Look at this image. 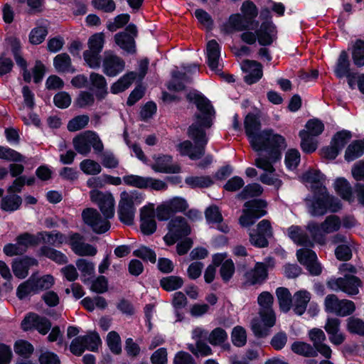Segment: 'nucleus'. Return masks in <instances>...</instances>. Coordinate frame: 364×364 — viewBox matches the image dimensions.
<instances>
[{
  "label": "nucleus",
  "instance_id": "f257e3e1",
  "mask_svg": "<svg viewBox=\"0 0 364 364\" xmlns=\"http://www.w3.org/2000/svg\"><path fill=\"white\" fill-rule=\"evenodd\" d=\"M301 180L309 186L314 192V199L309 205V211L313 215H322L328 210L336 212L341 208L340 201L328 196L323 185L324 176L318 171H309L304 173Z\"/></svg>",
  "mask_w": 364,
  "mask_h": 364
},
{
  "label": "nucleus",
  "instance_id": "f03ea898",
  "mask_svg": "<svg viewBox=\"0 0 364 364\" xmlns=\"http://www.w3.org/2000/svg\"><path fill=\"white\" fill-rule=\"evenodd\" d=\"M245 130L250 139V143L252 149L258 151L262 149H267V144L277 147L284 146V138L277 134H274L272 129H265L259 132L261 129V122L258 117L255 114L249 113L244 122Z\"/></svg>",
  "mask_w": 364,
  "mask_h": 364
},
{
  "label": "nucleus",
  "instance_id": "7ed1b4c3",
  "mask_svg": "<svg viewBox=\"0 0 364 364\" xmlns=\"http://www.w3.org/2000/svg\"><path fill=\"white\" fill-rule=\"evenodd\" d=\"M341 226V222L336 215L328 216L320 225L316 223H309L307 233L297 232V245L311 247L313 242L323 245L326 242V234L338 231Z\"/></svg>",
  "mask_w": 364,
  "mask_h": 364
},
{
  "label": "nucleus",
  "instance_id": "20e7f679",
  "mask_svg": "<svg viewBox=\"0 0 364 364\" xmlns=\"http://www.w3.org/2000/svg\"><path fill=\"white\" fill-rule=\"evenodd\" d=\"M188 136L194 141L195 146L191 141L186 140L178 144V149L182 155H188L191 159H200L205 154V147L208 142V137L205 130L192 124L188 129Z\"/></svg>",
  "mask_w": 364,
  "mask_h": 364
},
{
  "label": "nucleus",
  "instance_id": "39448f33",
  "mask_svg": "<svg viewBox=\"0 0 364 364\" xmlns=\"http://www.w3.org/2000/svg\"><path fill=\"white\" fill-rule=\"evenodd\" d=\"M245 209L239 218V223L242 227L247 228L252 225L255 221L265 215L267 203L262 199H253L245 203Z\"/></svg>",
  "mask_w": 364,
  "mask_h": 364
},
{
  "label": "nucleus",
  "instance_id": "423d86ee",
  "mask_svg": "<svg viewBox=\"0 0 364 364\" xmlns=\"http://www.w3.org/2000/svg\"><path fill=\"white\" fill-rule=\"evenodd\" d=\"M75 149L80 154L87 155L90 152L91 146L97 153H101L104 146L99 136L92 131H85L73 139Z\"/></svg>",
  "mask_w": 364,
  "mask_h": 364
},
{
  "label": "nucleus",
  "instance_id": "0eeeda50",
  "mask_svg": "<svg viewBox=\"0 0 364 364\" xmlns=\"http://www.w3.org/2000/svg\"><path fill=\"white\" fill-rule=\"evenodd\" d=\"M105 34L97 33L91 36L88 40L89 49L83 53L85 61L92 68H97L100 66V53L105 43Z\"/></svg>",
  "mask_w": 364,
  "mask_h": 364
},
{
  "label": "nucleus",
  "instance_id": "6e6552de",
  "mask_svg": "<svg viewBox=\"0 0 364 364\" xmlns=\"http://www.w3.org/2000/svg\"><path fill=\"white\" fill-rule=\"evenodd\" d=\"M168 232L164 237L167 245L175 244L179 239L191 233V229L185 218L176 216L171 219L167 225Z\"/></svg>",
  "mask_w": 364,
  "mask_h": 364
},
{
  "label": "nucleus",
  "instance_id": "1a4fd4ad",
  "mask_svg": "<svg viewBox=\"0 0 364 364\" xmlns=\"http://www.w3.org/2000/svg\"><path fill=\"white\" fill-rule=\"evenodd\" d=\"M196 107L198 112L195 114L196 122L193 124H196L197 127L203 130L210 128L215 116V110L210 102L205 97H198Z\"/></svg>",
  "mask_w": 364,
  "mask_h": 364
},
{
  "label": "nucleus",
  "instance_id": "9d476101",
  "mask_svg": "<svg viewBox=\"0 0 364 364\" xmlns=\"http://www.w3.org/2000/svg\"><path fill=\"white\" fill-rule=\"evenodd\" d=\"M82 219L85 224L90 227L97 234L105 233L110 228L108 219L103 218L97 210L92 208H87L82 210Z\"/></svg>",
  "mask_w": 364,
  "mask_h": 364
},
{
  "label": "nucleus",
  "instance_id": "9b49d317",
  "mask_svg": "<svg viewBox=\"0 0 364 364\" xmlns=\"http://www.w3.org/2000/svg\"><path fill=\"white\" fill-rule=\"evenodd\" d=\"M327 284L333 291H341L352 296L358 294L362 282L355 276L345 275L343 277L330 279Z\"/></svg>",
  "mask_w": 364,
  "mask_h": 364
},
{
  "label": "nucleus",
  "instance_id": "f8f14e48",
  "mask_svg": "<svg viewBox=\"0 0 364 364\" xmlns=\"http://www.w3.org/2000/svg\"><path fill=\"white\" fill-rule=\"evenodd\" d=\"M287 143L284 140V147H277L274 144L273 146L270 144H267V149H262L259 151H265L267 154V156L265 157L259 156L257 158L255 161V166L261 168L266 172L274 173L275 171V168H274L272 164L276 162L281 158L282 151L287 148Z\"/></svg>",
  "mask_w": 364,
  "mask_h": 364
},
{
  "label": "nucleus",
  "instance_id": "ddd939ff",
  "mask_svg": "<svg viewBox=\"0 0 364 364\" xmlns=\"http://www.w3.org/2000/svg\"><path fill=\"white\" fill-rule=\"evenodd\" d=\"M21 326L25 331L36 330L41 335H46L51 329L52 323L45 316L30 313L21 321Z\"/></svg>",
  "mask_w": 364,
  "mask_h": 364
},
{
  "label": "nucleus",
  "instance_id": "4468645a",
  "mask_svg": "<svg viewBox=\"0 0 364 364\" xmlns=\"http://www.w3.org/2000/svg\"><path fill=\"white\" fill-rule=\"evenodd\" d=\"M90 199L97 204L103 216L112 218L114 214V199L109 193H103L98 190H92L90 193Z\"/></svg>",
  "mask_w": 364,
  "mask_h": 364
},
{
  "label": "nucleus",
  "instance_id": "2eb2a0df",
  "mask_svg": "<svg viewBox=\"0 0 364 364\" xmlns=\"http://www.w3.org/2000/svg\"><path fill=\"white\" fill-rule=\"evenodd\" d=\"M136 198L133 193L125 191L121 193L119 203V215L120 220L126 225L133 224L134 218V203Z\"/></svg>",
  "mask_w": 364,
  "mask_h": 364
},
{
  "label": "nucleus",
  "instance_id": "dca6fc26",
  "mask_svg": "<svg viewBox=\"0 0 364 364\" xmlns=\"http://www.w3.org/2000/svg\"><path fill=\"white\" fill-rule=\"evenodd\" d=\"M274 262L269 258L264 262H257L252 269L245 274L246 282L251 285L261 284L268 277V269L273 268Z\"/></svg>",
  "mask_w": 364,
  "mask_h": 364
},
{
  "label": "nucleus",
  "instance_id": "f3484780",
  "mask_svg": "<svg viewBox=\"0 0 364 364\" xmlns=\"http://www.w3.org/2000/svg\"><path fill=\"white\" fill-rule=\"evenodd\" d=\"M137 28L135 25L129 24L122 32L114 36V41L117 46L127 52L135 51L134 38L137 36Z\"/></svg>",
  "mask_w": 364,
  "mask_h": 364
},
{
  "label": "nucleus",
  "instance_id": "a211bd4d",
  "mask_svg": "<svg viewBox=\"0 0 364 364\" xmlns=\"http://www.w3.org/2000/svg\"><path fill=\"white\" fill-rule=\"evenodd\" d=\"M155 210L153 204H149L141 209L140 229L146 235H152L156 230Z\"/></svg>",
  "mask_w": 364,
  "mask_h": 364
},
{
  "label": "nucleus",
  "instance_id": "6ab92c4d",
  "mask_svg": "<svg viewBox=\"0 0 364 364\" xmlns=\"http://www.w3.org/2000/svg\"><path fill=\"white\" fill-rule=\"evenodd\" d=\"M297 259L306 267L311 274L318 275L321 272V267L317 262L316 255L312 250L307 248L299 250Z\"/></svg>",
  "mask_w": 364,
  "mask_h": 364
},
{
  "label": "nucleus",
  "instance_id": "aec40b11",
  "mask_svg": "<svg viewBox=\"0 0 364 364\" xmlns=\"http://www.w3.org/2000/svg\"><path fill=\"white\" fill-rule=\"evenodd\" d=\"M69 244L72 250L79 256H94L97 250L92 245L85 243L84 237L80 233L75 232L70 235Z\"/></svg>",
  "mask_w": 364,
  "mask_h": 364
},
{
  "label": "nucleus",
  "instance_id": "412c9836",
  "mask_svg": "<svg viewBox=\"0 0 364 364\" xmlns=\"http://www.w3.org/2000/svg\"><path fill=\"white\" fill-rule=\"evenodd\" d=\"M125 67V62L120 57L106 53L103 61V72L109 77H114L122 72Z\"/></svg>",
  "mask_w": 364,
  "mask_h": 364
},
{
  "label": "nucleus",
  "instance_id": "4be33fe9",
  "mask_svg": "<svg viewBox=\"0 0 364 364\" xmlns=\"http://www.w3.org/2000/svg\"><path fill=\"white\" fill-rule=\"evenodd\" d=\"M324 329L328 335L331 343L336 346L342 344L346 340V336L341 330V320L337 318H328Z\"/></svg>",
  "mask_w": 364,
  "mask_h": 364
},
{
  "label": "nucleus",
  "instance_id": "5701e85b",
  "mask_svg": "<svg viewBox=\"0 0 364 364\" xmlns=\"http://www.w3.org/2000/svg\"><path fill=\"white\" fill-rule=\"evenodd\" d=\"M242 68L244 71L249 73L245 77V81L249 85L256 82L262 77V66L257 61L245 60L242 62Z\"/></svg>",
  "mask_w": 364,
  "mask_h": 364
},
{
  "label": "nucleus",
  "instance_id": "b1692460",
  "mask_svg": "<svg viewBox=\"0 0 364 364\" xmlns=\"http://www.w3.org/2000/svg\"><path fill=\"white\" fill-rule=\"evenodd\" d=\"M90 82L92 86L91 90L95 92V95L98 100L104 99L108 94L107 80L102 75L91 73Z\"/></svg>",
  "mask_w": 364,
  "mask_h": 364
},
{
  "label": "nucleus",
  "instance_id": "393cba45",
  "mask_svg": "<svg viewBox=\"0 0 364 364\" xmlns=\"http://www.w3.org/2000/svg\"><path fill=\"white\" fill-rule=\"evenodd\" d=\"M276 33V27L272 22H264L256 31L258 42L262 46H269L272 43Z\"/></svg>",
  "mask_w": 364,
  "mask_h": 364
},
{
  "label": "nucleus",
  "instance_id": "a878e982",
  "mask_svg": "<svg viewBox=\"0 0 364 364\" xmlns=\"http://www.w3.org/2000/svg\"><path fill=\"white\" fill-rule=\"evenodd\" d=\"M37 264V260L30 257L16 259L12 264L13 272L16 277L23 279L27 277L29 268Z\"/></svg>",
  "mask_w": 364,
  "mask_h": 364
},
{
  "label": "nucleus",
  "instance_id": "bb28decb",
  "mask_svg": "<svg viewBox=\"0 0 364 364\" xmlns=\"http://www.w3.org/2000/svg\"><path fill=\"white\" fill-rule=\"evenodd\" d=\"M172 157L163 156L159 157L156 162L151 166L152 169L161 173H179L181 167L177 164H171Z\"/></svg>",
  "mask_w": 364,
  "mask_h": 364
},
{
  "label": "nucleus",
  "instance_id": "cd10ccee",
  "mask_svg": "<svg viewBox=\"0 0 364 364\" xmlns=\"http://www.w3.org/2000/svg\"><path fill=\"white\" fill-rule=\"evenodd\" d=\"M205 215L208 223H217L218 229L223 232H228L229 228L224 223L223 215L217 205H210L205 211Z\"/></svg>",
  "mask_w": 364,
  "mask_h": 364
},
{
  "label": "nucleus",
  "instance_id": "c85d7f7f",
  "mask_svg": "<svg viewBox=\"0 0 364 364\" xmlns=\"http://www.w3.org/2000/svg\"><path fill=\"white\" fill-rule=\"evenodd\" d=\"M39 255L59 264H67L68 262V257L64 253L47 245L40 248Z\"/></svg>",
  "mask_w": 364,
  "mask_h": 364
},
{
  "label": "nucleus",
  "instance_id": "c756f323",
  "mask_svg": "<svg viewBox=\"0 0 364 364\" xmlns=\"http://www.w3.org/2000/svg\"><path fill=\"white\" fill-rule=\"evenodd\" d=\"M53 65L58 73H73L75 68L72 65V60L66 53L57 55L53 60Z\"/></svg>",
  "mask_w": 364,
  "mask_h": 364
},
{
  "label": "nucleus",
  "instance_id": "7c9ffc66",
  "mask_svg": "<svg viewBox=\"0 0 364 364\" xmlns=\"http://www.w3.org/2000/svg\"><path fill=\"white\" fill-rule=\"evenodd\" d=\"M250 28H253V27L247 21H245L240 14H234L230 17L225 29L227 33H232Z\"/></svg>",
  "mask_w": 364,
  "mask_h": 364
},
{
  "label": "nucleus",
  "instance_id": "2f4dec72",
  "mask_svg": "<svg viewBox=\"0 0 364 364\" xmlns=\"http://www.w3.org/2000/svg\"><path fill=\"white\" fill-rule=\"evenodd\" d=\"M136 77V73L129 72L111 86V92L113 94H117L124 92L128 89Z\"/></svg>",
  "mask_w": 364,
  "mask_h": 364
},
{
  "label": "nucleus",
  "instance_id": "473e14b6",
  "mask_svg": "<svg viewBox=\"0 0 364 364\" xmlns=\"http://www.w3.org/2000/svg\"><path fill=\"white\" fill-rule=\"evenodd\" d=\"M334 188L336 193L344 200L351 202L354 197L350 183L344 178H338L335 181Z\"/></svg>",
  "mask_w": 364,
  "mask_h": 364
},
{
  "label": "nucleus",
  "instance_id": "72a5a7b5",
  "mask_svg": "<svg viewBox=\"0 0 364 364\" xmlns=\"http://www.w3.org/2000/svg\"><path fill=\"white\" fill-rule=\"evenodd\" d=\"M208 64L212 70H215L218 66L220 58V47L215 40H211L207 43Z\"/></svg>",
  "mask_w": 364,
  "mask_h": 364
},
{
  "label": "nucleus",
  "instance_id": "f704fd0d",
  "mask_svg": "<svg viewBox=\"0 0 364 364\" xmlns=\"http://www.w3.org/2000/svg\"><path fill=\"white\" fill-rule=\"evenodd\" d=\"M364 154V139L356 140L348 145L345 152V159L352 161Z\"/></svg>",
  "mask_w": 364,
  "mask_h": 364
},
{
  "label": "nucleus",
  "instance_id": "c9c22d12",
  "mask_svg": "<svg viewBox=\"0 0 364 364\" xmlns=\"http://www.w3.org/2000/svg\"><path fill=\"white\" fill-rule=\"evenodd\" d=\"M276 295L279 307L284 312L289 311L292 306V296L287 288L279 287L276 290Z\"/></svg>",
  "mask_w": 364,
  "mask_h": 364
},
{
  "label": "nucleus",
  "instance_id": "e433bc0d",
  "mask_svg": "<svg viewBox=\"0 0 364 364\" xmlns=\"http://www.w3.org/2000/svg\"><path fill=\"white\" fill-rule=\"evenodd\" d=\"M40 243L43 242L52 246L60 247L65 241V235L60 232H41Z\"/></svg>",
  "mask_w": 364,
  "mask_h": 364
},
{
  "label": "nucleus",
  "instance_id": "4c0bfd02",
  "mask_svg": "<svg viewBox=\"0 0 364 364\" xmlns=\"http://www.w3.org/2000/svg\"><path fill=\"white\" fill-rule=\"evenodd\" d=\"M22 198L15 193H8L1 201V208L5 211H14L19 208Z\"/></svg>",
  "mask_w": 364,
  "mask_h": 364
},
{
  "label": "nucleus",
  "instance_id": "58836bf2",
  "mask_svg": "<svg viewBox=\"0 0 364 364\" xmlns=\"http://www.w3.org/2000/svg\"><path fill=\"white\" fill-rule=\"evenodd\" d=\"M350 71V63L348 53L343 50L338 57L334 72L337 77L348 76Z\"/></svg>",
  "mask_w": 364,
  "mask_h": 364
},
{
  "label": "nucleus",
  "instance_id": "ea45409f",
  "mask_svg": "<svg viewBox=\"0 0 364 364\" xmlns=\"http://www.w3.org/2000/svg\"><path fill=\"white\" fill-rule=\"evenodd\" d=\"M241 11V16L245 18V21H247L253 27L255 19L258 14L256 5L251 1H245L242 5Z\"/></svg>",
  "mask_w": 364,
  "mask_h": 364
},
{
  "label": "nucleus",
  "instance_id": "a19ab883",
  "mask_svg": "<svg viewBox=\"0 0 364 364\" xmlns=\"http://www.w3.org/2000/svg\"><path fill=\"white\" fill-rule=\"evenodd\" d=\"M183 279L178 276H168L160 279L161 287L166 291L177 290L183 285Z\"/></svg>",
  "mask_w": 364,
  "mask_h": 364
},
{
  "label": "nucleus",
  "instance_id": "79ce46f5",
  "mask_svg": "<svg viewBox=\"0 0 364 364\" xmlns=\"http://www.w3.org/2000/svg\"><path fill=\"white\" fill-rule=\"evenodd\" d=\"M263 193V188L258 183H252L246 186L237 195L240 200H246L250 198L257 197Z\"/></svg>",
  "mask_w": 364,
  "mask_h": 364
},
{
  "label": "nucleus",
  "instance_id": "37998d69",
  "mask_svg": "<svg viewBox=\"0 0 364 364\" xmlns=\"http://www.w3.org/2000/svg\"><path fill=\"white\" fill-rule=\"evenodd\" d=\"M36 292L50 289L54 284V278L51 275L38 277L35 274L31 277Z\"/></svg>",
  "mask_w": 364,
  "mask_h": 364
},
{
  "label": "nucleus",
  "instance_id": "c03bdc74",
  "mask_svg": "<svg viewBox=\"0 0 364 364\" xmlns=\"http://www.w3.org/2000/svg\"><path fill=\"white\" fill-rule=\"evenodd\" d=\"M81 337L85 350L87 349L93 352L98 350L99 346L101 345L102 342L97 333H90Z\"/></svg>",
  "mask_w": 364,
  "mask_h": 364
},
{
  "label": "nucleus",
  "instance_id": "a18cd8bd",
  "mask_svg": "<svg viewBox=\"0 0 364 364\" xmlns=\"http://www.w3.org/2000/svg\"><path fill=\"white\" fill-rule=\"evenodd\" d=\"M352 58L355 65L362 67L364 65V41L357 40L352 50Z\"/></svg>",
  "mask_w": 364,
  "mask_h": 364
},
{
  "label": "nucleus",
  "instance_id": "49530a36",
  "mask_svg": "<svg viewBox=\"0 0 364 364\" xmlns=\"http://www.w3.org/2000/svg\"><path fill=\"white\" fill-rule=\"evenodd\" d=\"M186 183L192 188H207L210 186L213 181L210 176H190L186 178Z\"/></svg>",
  "mask_w": 364,
  "mask_h": 364
},
{
  "label": "nucleus",
  "instance_id": "de8ad7c7",
  "mask_svg": "<svg viewBox=\"0 0 364 364\" xmlns=\"http://www.w3.org/2000/svg\"><path fill=\"white\" fill-rule=\"evenodd\" d=\"M346 328L350 333L364 336V321L360 318L353 316L348 318Z\"/></svg>",
  "mask_w": 364,
  "mask_h": 364
},
{
  "label": "nucleus",
  "instance_id": "09e8293b",
  "mask_svg": "<svg viewBox=\"0 0 364 364\" xmlns=\"http://www.w3.org/2000/svg\"><path fill=\"white\" fill-rule=\"evenodd\" d=\"M227 338L226 331L223 328L218 327L209 333L208 341L213 346H219L223 343Z\"/></svg>",
  "mask_w": 364,
  "mask_h": 364
},
{
  "label": "nucleus",
  "instance_id": "8fccbe9b",
  "mask_svg": "<svg viewBox=\"0 0 364 364\" xmlns=\"http://www.w3.org/2000/svg\"><path fill=\"white\" fill-rule=\"evenodd\" d=\"M324 129L323 122L317 119H314L308 121L306 124V130L301 132L306 133L311 136H317L321 134Z\"/></svg>",
  "mask_w": 364,
  "mask_h": 364
},
{
  "label": "nucleus",
  "instance_id": "3c124183",
  "mask_svg": "<svg viewBox=\"0 0 364 364\" xmlns=\"http://www.w3.org/2000/svg\"><path fill=\"white\" fill-rule=\"evenodd\" d=\"M90 121L88 115L82 114L78 115L71 120L68 124V129L70 132H76L85 128Z\"/></svg>",
  "mask_w": 364,
  "mask_h": 364
},
{
  "label": "nucleus",
  "instance_id": "603ef678",
  "mask_svg": "<svg viewBox=\"0 0 364 364\" xmlns=\"http://www.w3.org/2000/svg\"><path fill=\"white\" fill-rule=\"evenodd\" d=\"M33 346L28 341L24 340H19L15 343L14 351L18 355L23 356L25 358H29L33 353Z\"/></svg>",
  "mask_w": 364,
  "mask_h": 364
},
{
  "label": "nucleus",
  "instance_id": "864d4df0",
  "mask_svg": "<svg viewBox=\"0 0 364 364\" xmlns=\"http://www.w3.org/2000/svg\"><path fill=\"white\" fill-rule=\"evenodd\" d=\"M232 343L237 347H242L247 343V333L245 329L237 326L232 329Z\"/></svg>",
  "mask_w": 364,
  "mask_h": 364
},
{
  "label": "nucleus",
  "instance_id": "5fc2aeb1",
  "mask_svg": "<svg viewBox=\"0 0 364 364\" xmlns=\"http://www.w3.org/2000/svg\"><path fill=\"white\" fill-rule=\"evenodd\" d=\"M299 135L301 138V147L302 150L306 153L314 152L317 148L316 139L304 132H300Z\"/></svg>",
  "mask_w": 364,
  "mask_h": 364
},
{
  "label": "nucleus",
  "instance_id": "6e6d98bb",
  "mask_svg": "<svg viewBox=\"0 0 364 364\" xmlns=\"http://www.w3.org/2000/svg\"><path fill=\"white\" fill-rule=\"evenodd\" d=\"M0 159L14 162H22L25 157L14 149L0 146Z\"/></svg>",
  "mask_w": 364,
  "mask_h": 364
},
{
  "label": "nucleus",
  "instance_id": "4d7b16f0",
  "mask_svg": "<svg viewBox=\"0 0 364 364\" xmlns=\"http://www.w3.org/2000/svg\"><path fill=\"white\" fill-rule=\"evenodd\" d=\"M39 233L37 235H31L28 232H25L18 235L16 238V241L19 242L20 244L25 247L26 251L29 246H37L40 244Z\"/></svg>",
  "mask_w": 364,
  "mask_h": 364
},
{
  "label": "nucleus",
  "instance_id": "13d9d810",
  "mask_svg": "<svg viewBox=\"0 0 364 364\" xmlns=\"http://www.w3.org/2000/svg\"><path fill=\"white\" fill-rule=\"evenodd\" d=\"M81 170L86 174L97 175L102 171L100 165L94 160L85 159L80 164Z\"/></svg>",
  "mask_w": 364,
  "mask_h": 364
},
{
  "label": "nucleus",
  "instance_id": "bf43d9fd",
  "mask_svg": "<svg viewBox=\"0 0 364 364\" xmlns=\"http://www.w3.org/2000/svg\"><path fill=\"white\" fill-rule=\"evenodd\" d=\"M350 132L342 130L337 132L333 137L331 143L340 151L344 147L347 142L351 139Z\"/></svg>",
  "mask_w": 364,
  "mask_h": 364
},
{
  "label": "nucleus",
  "instance_id": "052dcab7",
  "mask_svg": "<svg viewBox=\"0 0 364 364\" xmlns=\"http://www.w3.org/2000/svg\"><path fill=\"white\" fill-rule=\"evenodd\" d=\"M355 310L353 301L347 299L341 300L338 304L336 314L340 316H346L353 314Z\"/></svg>",
  "mask_w": 364,
  "mask_h": 364
},
{
  "label": "nucleus",
  "instance_id": "680f3d73",
  "mask_svg": "<svg viewBox=\"0 0 364 364\" xmlns=\"http://www.w3.org/2000/svg\"><path fill=\"white\" fill-rule=\"evenodd\" d=\"M250 243L257 247H266L268 246V237L262 233L256 231L255 229L252 230L250 232Z\"/></svg>",
  "mask_w": 364,
  "mask_h": 364
},
{
  "label": "nucleus",
  "instance_id": "e2e57ef3",
  "mask_svg": "<svg viewBox=\"0 0 364 364\" xmlns=\"http://www.w3.org/2000/svg\"><path fill=\"white\" fill-rule=\"evenodd\" d=\"M107 345L110 350L115 353L119 354L122 352L121 339L119 334L116 331H111L108 333L107 338Z\"/></svg>",
  "mask_w": 364,
  "mask_h": 364
},
{
  "label": "nucleus",
  "instance_id": "0e129e2a",
  "mask_svg": "<svg viewBox=\"0 0 364 364\" xmlns=\"http://www.w3.org/2000/svg\"><path fill=\"white\" fill-rule=\"evenodd\" d=\"M31 293H36L31 277L18 286L16 294L20 299H23Z\"/></svg>",
  "mask_w": 364,
  "mask_h": 364
},
{
  "label": "nucleus",
  "instance_id": "69168bd1",
  "mask_svg": "<svg viewBox=\"0 0 364 364\" xmlns=\"http://www.w3.org/2000/svg\"><path fill=\"white\" fill-rule=\"evenodd\" d=\"M188 349L194 355L198 356V353L203 356L212 354V349L203 341H198L196 343V347L193 344L188 346Z\"/></svg>",
  "mask_w": 364,
  "mask_h": 364
},
{
  "label": "nucleus",
  "instance_id": "338daca9",
  "mask_svg": "<svg viewBox=\"0 0 364 364\" xmlns=\"http://www.w3.org/2000/svg\"><path fill=\"white\" fill-rule=\"evenodd\" d=\"M48 34L46 28L40 26L33 29L29 36L31 43L38 45L41 43Z\"/></svg>",
  "mask_w": 364,
  "mask_h": 364
},
{
  "label": "nucleus",
  "instance_id": "774afa93",
  "mask_svg": "<svg viewBox=\"0 0 364 364\" xmlns=\"http://www.w3.org/2000/svg\"><path fill=\"white\" fill-rule=\"evenodd\" d=\"M235 272V265L231 259L225 260L220 269V274L225 282H228Z\"/></svg>",
  "mask_w": 364,
  "mask_h": 364
}]
</instances>
